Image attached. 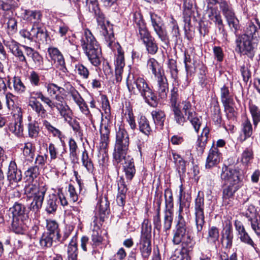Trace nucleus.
<instances>
[{"label": "nucleus", "instance_id": "1", "mask_svg": "<svg viewBox=\"0 0 260 260\" xmlns=\"http://www.w3.org/2000/svg\"><path fill=\"white\" fill-rule=\"evenodd\" d=\"M204 211V197L201 196L200 193L199 192L194 201V221L196 233L193 236H192L191 233L189 232L181 243L182 249L186 252L192 251L196 241L200 242L203 238L204 234L202 231L205 223Z\"/></svg>", "mask_w": 260, "mask_h": 260}, {"label": "nucleus", "instance_id": "2", "mask_svg": "<svg viewBox=\"0 0 260 260\" xmlns=\"http://www.w3.org/2000/svg\"><path fill=\"white\" fill-rule=\"evenodd\" d=\"M86 6L89 12L94 14L100 31L104 37L105 44L111 49L116 44L114 35L113 25L106 21L104 14L101 12L98 0H85Z\"/></svg>", "mask_w": 260, "mask_h": 260}, {"label": "nucleus", "instance_id": "3", "mask_svg": "<svg viewBox=\"0 0 260 260\" xmlns=\"http://www.w3.org/2000/svg\"><path fill=\"white\" fill-rule=\"evenodd\" d=\"M126 86L131 93L137 94V89L145 102L152 107L157 106V97L143 77L134 74H129L126 80Z\"/></svg>", "mask_w": 260, "mask_h": 260}, {"label": "nucleus", "instance_id": "4", "mask_svg": "<svg viewBox=\"0 0 260 260\" xmlns=\"http://www.w3.org/2000/svg\"><path fill=\"white\" fill-rule=\"evenodd\" d=\"M81 46L90 63L98 67L101 62V49L91 31L87 28L84 30L81 40Z\"/></svg>", "mask_w": 260, "mask_h": 260}, {"label": "nucleus", "instance_id": "5", "mask_svg": "<svg viewBox=\"0 0 260 260\" xmlns=\"http://www.w3.org/2000/svg\"><path fill=\"white\" fill-rule=\"evenodd\" d=\"M9 212L12 218V230L16 234H23L26 228L25 221L28 219L25 206L16 202L9 209Z\"/></svg>", "mask_w": 260, "mask_h": 260}, {"label": "nucleus", "instance_id": "6", "mask_svg": "<svg viewBox=\"0 0 260 260\" xmlns=\"http://www.w3.org/2000/svg\"><path fill=\"white\" fill-rule=\"evenodd\" d=\"M139 249L142 257L148 259L151 253V226L147 223L142 226Z\"/></svg>", "mask_w": 260, "mask_h": 260}, {"label": "nucleus", "instance_id": "7", "mask_svg": "<svg viewBox=\"0 0 260 260\" xmlns=\"http://www.w3.org/2000/svg\"><path fill=\"white\" fill-rule=\"evenodd\" d=\"M129 144V138L127 131L123 127H120L116 132V142L113 156L119 159L120 155L127 153Z\"/></svg>", "mask_w": 260, "mask_h": 260}, {"label": "nucleus", "instance_id": "8", "mask_svg": "<svg viewBox=\"0 0 260 260\" xmlns=\"http://www.w3.org/2000/svg\"><path fill=\"white\" fill-rule=\"evenodd\" d=\"M180 108L186 118V121L188 119L191 123L195 131L198 132L201 125V118L197 115L190 102L188 101H182L180 105Z\"/></svg>", "mask_w": 260, "mask_h": 260}, {"label": "nucleus", "instance_id": "9", "mask_svg": "<svg viewBox=\"0 0 260 260\" xmlns=\"http://www.w3.org/2000/svg\"><path fill=\"white\" fill-rule=\"evenodd\" d=\"M220 176L221 179L229 183V185L241 187L242 178L239 169L224 165L222 168Z\"/></svg>", "mask_w": 260, "mask_h": 260}, {"label": "nucleus", "instance_id": "10", "mask_svg": "<svg viewBox=\"0 0 260 260\" xmlns=\"http://www.w3.org/2000/svg\"><path fill=\"white\" fill-rule=\"evenodd\" d=\"M178 89L174 87L171 90L170 104L171 109L174 114V119L176 122L180 125H183L186 121V118L180 110V104L178 103L179 98Z\"/></svg>", "mask_w": 260, "mask_h": 260}, {"label": "nucleus", "instance_id": "11", "mask_svg": "<svg viewBox=\"0 0 260 260\" xmlns=\"http://www.w3.org/2000/svg\"><path fill=\"white\" fill-rule=\"evenodd\" d=\"M114 163L117 165H121L123 167L126 178L131 180L134 177L136 169L134 165L133 158L127 155V153L120 155L119 159H117L115 156H113Z\"/></svg>", "mask_w": 260, "mask_h": 260}, {"label": "nucleus", "instance_id": "12", "mask_svg": "<svg viewBox=\"0 0 260 260\" xmlns=\"http://www.w3.org/2000/svg\"><path fill=\"white\" fill-rule=\"evenodd\" d=\"M165 198L166 208H169L166 210L164 218L163 231L168 235L169 231L172 226L173 222V214L171 208L173 207V199L172 193L171 190L167 189L165 191Z\"/></svg>", "mask_w": 260, "mask_h": 260}, {"label": "nucleus", "instance_id": "13", "mask_svg": "<svg viewBox=\"0 0 260 260\" xmlns=\"http://www.w3.org/2000/svg\"><path fill=\"white\" fill-rule=\"evenodd\" d=\"M47 106L52 110L55 108L64 120H69L72 116V111L62 96H57L56 102L51 99Z\"/></svg>", "mask_w": 260, "mask_h": 260}, {"label": "nucleus", "instance_id": "14", "mask_svg": "<svg viewBox=\"0 0 260 260\" xmlns=\"http://www.w3.org/2000/svg\"><path fill=\"white\" fill-rule=\"evenodd\" d=\"M151 21L159 39L165 44L168 45L169 43V39L161 18L156 14H151Z\"/></svg>", "mask_w": 260, "mask_h": 260}, {"label": "nucleus", "instance_id": "15", "mask_svg": "<svg viewBox=\"0 0 260 260\" xmlns=\"http://www.w3.org/2000/svg\"><path fill=\"white\" fill-rule=\"evenodd\" d=\"M251 40L246 36H241L236 41L239 51L250 58H252L255 54L254 44L251 42Z\"/></svg>", "mask_w": 260, "mask_h": 260}, {"label": "nucleus", "instance_id": "16", "mask_svg": "<svg viewBox=\"0 0 260 260\" xmlns=\"http://www.w3.org/2000/svg\"><path fill=\"white\" fill-rule=\"evenodd\" d=\"M239 188L240 187L231 185L224 187L222 194L223 206L227 208H230L233 206L234 194Z\"/></svg>", "mask_w": 260, "mask_h": 260}, {"label": "nucleus", "instance_id": "17", "mask_svg": "<svg viewBox=\"0 0 260 260\" xmlns=\"http://www.w3.org/2000/svg\"><path fill=\"white\" fill-rule=\"evenodd\" d=\"M4 44L9 48L11 52L17 58L19 61L27 63L26 57L18 43L14 40H10L5 41Z\"/></svg>", "mask_w": 260, "mask_h": 260}, {"label": "nucleus", "instance_id": "18", "mask_svg": "<svg viewBox=\"0 0 260 260\" xmlns=\"http://www.w3.org/2000/svg\"><path fill=\"white\" fill-rule=\"evenodd\" d=\"M4 27L9 35H13L17 30V21L14 17L8 15V14L3 15L1 19Z\"/></svg>", "mask_w": 260, "mask_h": 260}, {"label": "nucleus", "instance_id": "19", "mask_svg": "<svg viewBox=\"0 0 260 260\" xmlns=\"http://www.w3.org/2000/svg\"><path fill=\"white\" fill-rule=\"evenodd\" d=\"M189 232L188 226H175V229L173 231V235L172 239L173 244L175 245L181 244Z\"/></svg>", "mask_w": 260, "mask_h": 260}, {"label": "nucleus", "instance_id": "20", "mask_svg": "<svg viewBox=\"0 0 260 260\" xmlns=\"http://www.w3.org/2000/svg\"><path fill=\"white\" fill-rule=\"evenodd\" d=\"M156 92L159 98L162 100L166 99L169 91V85L168 80L166 77L160 76L156 79Z\"/></svg>", "mask_w": 260, "mask_h": 260}, {"label": "nucleus", "instance_id": "21", "mask_svg": "<svg viewBox=\"0 0 260 260\" xmlns=\"http://www.w3.org/2000/svg\"><path fill=\"white\" fill-rule=\"evenodd\" d=\"M221 154L218 149L213 146L210 149L208 157L206 159L205 167L206 169H211L216 166L220 160Z\"/></svg>", "mask_w": 260, "mask_h": 260}, {"label": "nucleus", "instance_id": "22", "mask_svg": "<svg viewBox=\"0 0 260 260\" xmlns=\"http://www.w3.org/2000/svg\"><path fill=\"white\" fill-rule=\"evenodd\" d=\"M21 179V171L17 169L15 161H11L9 164L7 173V180L9 181V184L12 182H18Z\"/></svg>", "mask_w": 260, "mask_h": 260}, {"label": "nucleus", "instance_id": "23", "mask_svg": "<svg viewBox=\"0 0 260 260\" xmlns=\"http://www.w3.org/2000/svg\"><path fill=\"white\" fill-rule=\"evenodd\" d=\"M48 54L52 60L60 69L65 68V61L63 55L59 50L55 47H50L48 49Z\"/></svg>", "mask_w": 260, "mask_h": 260}, {"label": "nucleus", "instance_id": "24", "mask_svg": "<svg viewBox=\"0 0 260 260\" xmlns=\"http://www.w3.org/2000/svg\"><path fill=\"white\" fill-rule=\"evenodd\" d=\"M22 121V115L18 114L17 115V117H15L14 121L11 122L9 125L10 132L18 137L23 135V127Z\"/></svg>", "mask_w": 260, "mask_h": 260}, {"label": "nucleus", "instance_id": "25", "mask_svg": "<svg viewBox=\"0 0 260 260\" xmlns=\"http://www.w3.org/2000/svg\"><path fill=\"white\" fill-rule=\"evenodd\" d=\"M46 192V189L45 188L42 189L41 191L31 197L33 200L30 205L29 208L30 210L35 212L39 211L42 206Z\"/></svg>", "mask_w": 260, "mask_h": 260}, {"label": "nucleus", "instance_id": "26", "mask_svg": "<svg viewBox=\"0 0 260 260\" xmlns=\"http://www.w3.org/2000/svg\"><path fill=\"white\" fill-rule=\"evenodd\" d=\"M241 131L243 134L240 136L238 140L240 142L242 143L248 138H249L252 135L253 129L252 124L248 119L246 118L243 120L241 124Z\"/></svg>", "mask_w": 260, "mask_h": 260}, {"label": "nucleus", "instance_id": "27", "mask_svg": "<svg viewBox=\"0 0 260 260\" xmlns=\"http://www.w3.org/2000/svg\"><path fill=\"white\" fill-rule=\"evenodd\" d=\"M33 41L39 44L46 42L48 36L46 29L41 25L33 27Z\"/></svg>", "mask_w": 260, "mask_h": 260}, {"label": "nucleus", "instance_id": "28", "mask_svg": "<svg viewBox=\"0 0 260 260\" xmlns=\"http://www.w3.org/2000/svg\"><path fill=\"white\" fill-rule=\"evenodd\" d=\"M77 237L73 236L67 249L68 260H78Z\"/></svg>", "mask_w": 260, "mask_h": 260}, {"label": "nucleus", "instance_id": "29", "mask_svg": "<svg viewBox=\"0 0 260 260\" xmlns=\"http://www.w3.org/2000/svg\"><path fill=\"white\" fill-rule=\"evenodd\" d=\"M209 128L206 126L205 127L197 141V150L200 153H203L204 149L205 148L206 143L207 142L209 134Z\"/></svg>", "mask_w": 260, "mask_h": 260}, {"label": "nucleus", "instance_id": "30", "mask_svg": "<svg viewBox=\"0 0 260 260\" xmlns=\"http://www.w3.org/2000/svg\"><path fill=\"white\" fill-rule=\"evenodd\" d=\"M222 239L225 241V247L230 248L232 247L233 240L232 225L231 223L226 224L223 229Z\"/></svg>", "mask_w": 260, "mask_h": 260}, {"label": "nucleus", "instance_id": "31", "mask_svg": "<svg viewBox=\"0 0 260 260\" xmlns=\"http://www.w3.org/2000/svg\"><path fill=\"white\" fill-rule=\"evenodd\" d=\"M44 86L48 95L51 97L55 96L56 101V97L61 96L59 94H62L64 92V89L63 87L58 86L53 83H46Z\"/></svg>", "mask_w": 260, "mask_h": 260}, {"label": "nucleus", "instance_id": "32", "mask_svg": "<svg viewBox=\"0 0 260 260\" xmlns=\"http://www.w3.org/2000/svg\"><path fill=\"white\" fill-rule=\"evenodd\" d=\"M255 23L258 25V28H260L259 22L257 19H255L254 22L251 21L248 23L245 33L242 36H246L251 39L256 38L258 36V28L255 25Z\"/></svg>", "mask_w": 260, "mask_h": 260}, {"label": "nucleus", "instance_id": "33", "mask_svg": "<svg viewBox=\"0 0 260 260\" xmlns=\"http://www.w3.org/2000/svg\"><path fill=\"white\" fill-rule=\"evenodd\" d=\"M219 8L226 20L236 17L232 8L225 0H218Z\"/></svg>", "mask_w": 260, "mask_h": 260}, {"label": "nucleus", "instance_id": "34", "mask_svg": "<svg viewBox=\"0 0 260 260\" xmlns=\"http://www.w3.org/2000/svg\"><path fill=\"white\" fill-rule=\"evenodd\" d=\"M25 13L27 16V19L33 23L32 27L41 25L42 15L40 11L26 10Z\"/></svg>", "mask_w": 260, "mask_h": 260}, {"label": "nucleus", "instance_id": "35", "mask_svg": "<svg viewBox=\"0 0 260 260\" xmlns=\"http://www.w3.org/2000/svg\"><path fill=\"white\" fill-rule=\"evenodd\" d=\"M138 126L139 131L142 133L145 136L148 137L152 132V129L150 126L149 121L145 116H140L138 120Z\"/></svg>", "mask_w": 260, "mask_h": 260}, {"label": "nucleus", "instance_id": "36", "mask_svg": "<svg viewBox=\"0 0 260 260\" xmlns=\"http://www.w3.org/2000/svg\"><path fill=\"white\" fill-rule=\"evenodd\" d=\"M219 238V230L215 226H212L208 229V235L206 238L207 243L211 245H215L218 241Z\"/></svg>", "mask_w": 260, "mask_h": 260}, {"label": "nucleus", "instance_id": "37", "mask_svg": "<svg viewBox=\"0 0 260 260\" xmlns=\"http://www.w3.org/2000/svg\"><path fill=\"white\" fill-rule=\"evenodd\" d=\"M148 68L151 71L152 73L154 75L156 79L159 76H164V72L161 71L160 67L158 62L154 58H150L147 62Z\"/></svg>", "mask_w": 260, "mask_h": 260}, {"label": "nucleus", "instance_id": "38", "mask_svg": "<svg viewBox=\"0 0 260 260\" xmlns=\"http://www.w3.org/2000/svg\"><path fill=\"white\" fill-rule=\"evenodd\" d=\"M184 62L187 76H191L196 71L194 60L191 56L186 52L184 53Z\"/></svg>", "mask_w": 260, "mask_h": 260}, {"label": "nucleus", "instance_id": "39", "mask_svg": "<svg viewBox=\"0 0 260 260\" xmlns=\"http://www.w3.org/2000/svg\"><path fill=\"white\" fill-rule=\"evenodd\" d=\"M57 197L54 194L49 196L45 203V211L48 214L54 213L57 209Z\"/></svg>", "mask_w": 260, "mask_h": 260}, {"label": "nucleus", "instance_id": "40", "mask_svg": "<svg viewBox=\"0 0 260 260\" xmlns=\"http://www.w3.org/2000/svg\"><path fill=\"white\" fill-rule=\"evenodd\" d=\"M151 115L154 123L162 128L166 119L165 112L161 110L156 109L151 112Z\"/></svg>", "mask_w": 260, "mask_h": 260}, {"label": "nucleus", "instance_id": "41", "mask_svg": "<svg viewBox=\"0 0 260 260\" xmlns=\"http://www.w3.org/2000/svg\"><path fill=\"white\" fill-rule=\"evenodd\" d=\"M97 208L99 209L100 218L104 220L110 212L109 203L107 199H101L97 205Z\"/></svg>", "mask_w": 260, "mask_h": 260}, {"label": "nucleus", "instance_id": "42", "mask_svg": "<svg viewBox=\"0 0 260 260\" xmlns=\"http://www.w3.org/2000/svg\"><path fill=\"white\" fill-rule=\"evenodd\" d=\"M103 237L101 235L100 230H93L91 235L90 244L93 248L101 246L103 244Z\"/></svg>", "mask_w": 260, "mask_h": 260}, {"label": "nucleus", "instance_id": "43", "mask_svg": "<svg viewBox=\"0 0 260 260\" xmlns=\"http://www.w3.org/2000/svg\"><path fill=\"white\" fill-rule=\"evenodd\" d=\"M23 154L26 160L32 161L34 159L35 153V148L31 142H27L24 144L22 148Z\"/></svg>", "mask_w": 260, "mask_h": 260}, {"label": "nucleus", "instance_id": "44", "mask_svg": "<svg viewBox=\"0 0 260 260\" xmlns=\"http://www.w3.org/2000/svg\"><path fill=\"white\" fill-rule=\"evenodd\" d=\"M29 105L32 110L37 113L39 116L42 118H45L47 116L46 110L42 104L39 101L37 100L31 101L30 102Z\"/></svg>", "mask_w": 260, "mask_h": 260}, {"label": "nucleus", "instance_id": "45", "mask_svg": "<svg viewBox=\"0 0 260 260\" xmlns=\"http://www.w3.org/2000/svg\"><path fill=\"white\" fill-rule=\"evenodd\" d=\"M44 188H45L36 184H29L25 187L24 193L27 198H31L32 197L37 194Z\"/></svg>", "mask_w": 260, "mask_h": 260}, {"label": "nucleus", "instance_id": "46", "mask_svg": "<svg viewBox=\"0 0 260 260\" xmlns=\"http://www.w3.org/2000/svg\"><path fill=\"white\" fill-rule=\"evenodd\" d=\"M13 87L15 92L22 94L26 90V87L19 77H14L13 78Z\"/></svg>", "mask_w": 260, "mask_h": 260}, {"label": "nucleus", "instance_id": "47", "mask_svg": "<svg viewBox=\"0 0 260 260\" xmlns=\"http://www.w3.org/2000/svg\"><path fill=\"white\" fill-rule=\"evenodd\" d=\"M28 136L31 138H36L38 136L40 132L39 124L36 121H32L28 124Z\"/></svg>", "mask_w": 260, "mask_h": 260}, {"label": "nucleus", "instance_id": "48", "mask_svg": "<svg viewBox=\"0 0 260 260\" xmlns=\"http://www.w3.org/2000/svg\"><path fill=\"white\" fill-rule=\"evenodd\" d=\"M173 155L179 174L184 173L186 171L185 161L178 154L173 153Z\"/></svg>", "mask_w": 260, "mask_h": 260}, {"label": "nucleus", "instance_id": "49", "mask_svg": "<svg viewBox=\"0 0 260 260\" xmlns=\"http://www.w3.org/2000/svg\"><path fill=\"white\" fill-rule=\"evenodd\" d=\"M253 158V153L251 147L246 148L241 154V161L243 164L248 165Z\"/></svg>", "mask_w": 260, "mask_h": 260}, {"label": "nucleus", "instance_id": "50", "mask_svg": "<svg viewBox=\"0 0 260 260\" xmlns=\"http://www.w3.org/2000/svg\"><path fill=\"white\" fill-rule=\"evenodd\" d=\"M70 156L73 161H76L78 157V146L76 142L73 139H70L69 142Z\"/></svg>", "mask_w": 260, "mask_h": 260}, {"label": "nucleus", "instance_id": "51", "mask_svg": "<svg viewBox=\"0 0 260 260\" xmlns=\"http://www.w3.org/2000/svg\"><path fill=\"white\" fill-rule=\"evenodd\" d=\"M249 110L253 119L254 126L260 121V109L253 104L249 105Z\"/></svg>", "mask_w": 260, "mask_h": 260}, {"label": "nucleus", "instance_id": "52", "mask_svg": "<svg viewBox=\"0 0 260 260\" xmlns=\"http://www.w3.org/2000/svg\"><path fill=\"white\" fill-rule=\"evenodd\" d=\"M30 98L36 101L37 99H40L41 101L47 106L49 104L51 99L45 96L40 90L34 91L30 92Z\"/></svg>", "mask_w": 260, "mask_h": 260}, {"label": "nucleus", "instance_id": "53", "mask_svg": "<svg viewBox=\"0 0 260 260\" xmlns=\"http://www.w3.org/2000/svg\"><path fill=\"white\" fill-rule=\"evenodd\" d=\"M143 43L149 53L153 55L157 52L158 46L155 42L154 39L152 37Z\"/></svg>", "mask_w": 260, "mask_h": 260}, {"label": "nucleus", "instance_id": "54", "mask_svg": "<svg viewBox=\"0 0 260 260\" xmlns=\"http://www.w3.org/2000/svg\"><path fill=\"white\" fill-rule=\"evenodd\" d=\"M39 174V168L37 166L30 167L25 172V175L29 181H33Z\"/></svg>", "mask_w": 260, "mask_h": 260}, {"label": "nucleus", "instance_id": "55", "mask_svg": "<svg viewBox=\"0 0 260 260\" xmlns=\"http://www.w3.org/2000/svg\"><path fill=\"white\" fill-rule=\"evenodd\" d=\"M46 228L48 231L47 234L56 237L59 233L58 225L55 220H47Z\"/></svg>", "mask_w": 260, "mask_h": 260}, {"label": "nucleus", "instance_id": "56", "mask_svg": "<svg viewBox=\"0 0 260 260\" xmlns=\"http://www.w3.org/2000/svg\"><path fill=\"white\" fill-rule=\"evenodd\" d=\"M56 239V237L49 234H43L42 236L40 243L42 247H49L52 246L53 239Z\"/></svg>", "mask_w": 260, "mask_h": 260}, {"label": "nucleus", "instance_id": "57", "mask_svg": "<svg viewBox=\"0 0 260 260\" xmlns=\"http://www.w3.org/2000/svg\"><path fill=\"white\" fill-rule=\"evenodd\" d=\"M168 67L171 78L176 81L178 78V70L176 61L173 59H170L168 63Z\"/></svg>", "mask_w": 260, "mask_h": 260}, {"label": "nucleus", "instance_id": "58", "mask_svg": "<svg viewBox=\"0 0 260 260\" xmlns=\"http://www.w3.org/2000/svg\"><path fill=\"white\" fill-rule=\"evenodd\" d=\"M82 162L83 165L88 171H92L93 169V165L92 161L89 158L87 151L84 149L82 154Z\"/></svg>", "mask_w": 260, "mask_h": 260}, {"label": "nucleus", "instance_id": "59", "mask_svg": "<svg viewBox=\"0 0 260 260\" xmlns=\"http://www.w3.org/2000/svg\"><path fill=\"white\" fill-rule=\"evenodd\" d=\"M76 70L78 74L83 79H88L89 76V71L87 68L82 64H78L76 65Z\"/></svg>", "mask_w": 260, "mask_h": 260}, {"label": "nucleus", "instance_id": "60", "mask_svg": "<svg viewBox=\"0 0 260 260\" xmlns=\"http://www.w3.org/2000/svg\"><path fill=\"white\" fill-rule=\"evenodd\" d=\"M212 119L215 124L218 126L220 125L222 121L220 109L218 106H214L212 108Z\"/></svg>", "mask_w": 260, "mask_h": 260}, {"label": "nucleus", "instance_id": "61", "mask_svg": "<svg viewBox=\"0 0 260 260\" xmlns=\"http://www.w3.org/2000/svg\"><path fill=\"white\" fill-rule=\"evenodd\" d=\"M220 96L222 103L233 100L229 88L225 86H223L221 88Z\"/></svg>", "mask_w": 260, "mask_h": 260}, {"label": "nucleus", "instance_id": "62", "mask_svg": "<svg viewBox=\"0 0 260 260\" xmlns=\"http://www.w3.org/2000/svg\"><path fill=\"white\" fill-rule=\"evenodd\" d=\"M251 227L254 233L258 236H260V217L256 216L249 219Z\"/></svg>", "mask_w": 260, "mask_h": 260}, {"label": "nucleus", "instance_id": "63", "mask_svg": "<svg viewBox=\"0 0 260 260\" xmlns=\"http://www.w3.org/2000/svg\"><path fill=\"white\" fill-rule=\"evenodd\" d=\"M43 124L47 131L54 137H60L61 136V132L52 126L51 123L46 120H44L43 121Z\"/></svg>", "mask_w": 260, "mask_h": 260}, {"label": "nucleus", "instance_id": "64", "mask_svg": "<svg viewBox=\"0 0 260 260\" xmlns=\"http://www.w3.org/2000/svg\"><path fill=\"white\" fill-rule=\"evenodd\" d=\"M136 30L138 31V36L143 42L152 37L148 31L146 25L138 28Z\"/></svg>", "mask_w": 260, "mask_h": 260}]
</instances>
